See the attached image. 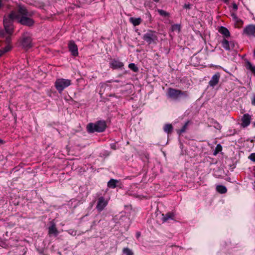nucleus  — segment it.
<instances>
[{"label":"nucleus","instance_id":"nucleus-1","mask_svg":"<svg viewBox=\"0 0 255 255\" xmlns=\"http://www.w3.org/2000/svg\"><path fill=\"white\" fill-rule=\"evenodd\" d=\"M35 13L34 11H29L24 5L18 4L16 11V15L18 16L16 21L21 25L31 27L35 23L34 20L31 18Z\"/></svg>","mask_w":255,"mask_h":255},{"label":"nucleus","instance_id":"nucleus-2","mask_svg":"<svg viewBox=\"0 0 255 255\" xmlns=\"http://www.w3.org/2000/svg\"><path fill=\"white\" fill-rule=\"evenodd\" d=\"M107 127L106 122L104 120H100L95 123H89L86 126V129L88 133L102 132L105 130Z\"/></svg>","mask_w":255,"mask_h":255},{"label":"nucleus","instance_id":"nucleus-3","mask_svg":"<svg viewBox=\"0 0 255 255\" xmlns=\"http://www.w3.org/2000/svg\"><path fill=\"white\" fill-rule=\"evenodd\" d=\"M167 96L173 100H178L180 98H188L189 94L187 91L169 88L168 89Z\"/></svg>","mask_w":255,"mask_h":255},{"label":"nucleus","instance_id":"nucleus-4","mask_svg":"<svg viewBox=\"0 0 255 255\" xmlns=\"http://www.w3.org/2000/svg\"><path fill=\"white\" fill-rule=\"evenodd\" d=\"M142 39L148 44H156L158 41L157 33L156 31L148 30L142 36Z\"/></svg>","mask_w":255,"mask_h":255},{"label":"nucleus","instance_id":"nucleus-5","mask_svg":"<svg viewBox=\"0 0 255 255\" xmlns=\"http://www.w3.org/2000/svg\"><path fill=\"white\" fill-rule=\"evenodd\" d=\"M71 84V80L63 78L57 79L55 82V87L59 93Z\"/></svg>","mask_w":255,"mask_h":255},{"label":"nucleus","instance_id":"nucleus-6","mask_svg":"<svg viewBox=\"0 0 255 255\" xmlns=\"http://www.w3.org/2000/svg\"><path fill=\"white\" fill-rule=\"evenodd\" d=\"M18 16L16 15V11L11 10L7 15L4 16L3 18V26L4 27L13 26V23L14 20H16Z\"/></svg>","mask_w":255,"mask_h":255},{"label":"nucleus","instance_id":"nucleus-7","mask_svg":"<svg viewBox=\"0 0 255 255\" xmlns=\"http://www.w3.org/2000/svg\"><path fill=\"white\" fill-rule=\"evenodd\" d=\"M31 38L27 33H24L19 40L21 46L24 49H29L32 46Z\"/></svg>","mask_w":255,"mask_h":255},{"label":"nucleus","instance_id":"nucleus-8","mask_svg":"<svg viewBox=\"0 0 255 255\" xmlns=\"http://www.w3.org/2000/svg\"><path fill=\"white\" fill-rule=\"evenodd\" d=\"M68 48L72 55L77 56L78 55V47L74 41L71 40L68 43Z\"/></svg>","mask_w":255,"mask_h":255},{"label":"nucleus","instance_id":"nucleus-9","mask_svg":"<svg viewBox=\"0 0 255 255\" xmlns=\"http://www.w3.org/2000/svg\"><path fill=\"white\" fill-rule=\"evenodd\" d=\"M107 202L105 201L103 197H101L98 199L96 205V209L99 212H101L107 205Z\"/></svg>","mask_w":255,"mask_h":255},{"label":"nucleus","instance_id":"nucleus-10","mask_svg":"<svg viewBox=\"0 0 255 255\" xmlns=\"http://www.w3.org/2000/svg\"><path fill=\"white\" fill-rule=\"evenodd\" d=\"M220 76V73L219 72H217L211 78V80L209 82V85L212 87H214L218 84Z\"/></svg>","mask_w":255,"mask_h":255},{"label":"nucleus","instance_id":"nucleus-11","mask_svg":"<svg viewBox=\"0 0 255 255\" xmlns=\"http://www.w3.org/2000/svg\"><path fill=\"white\" fill-rule=\"evenodd\" d=\"M255 33V25L254 24H249L243 30V33L247 35H254Z\"/></svg>","mask_w":255,"mask_h":255},{"label":"nucleus","instance_id":"nucleus-12","mask_svg":"<svg viewBox=\"0 0 255 255\" xmlns=\"http://www.w3.org/2000/svg\"><path fill=\"white\" fill-rule=\"evenodd\" d=\"M251 116L248 114H244L242 118V123L241 124L243 128L248 127L251 123Z\"/></svg>","mask_w":255,"mask_h":255},{"label":"nucleus","instance_id":"nucleus-13","mask_svg":"<svg viewBox=\"0 0 255 255\" xmlns=\"http://www.w3.org/2000/svg\"><path fill=\"white\" fill-rule=\"evenodd\" d=\"M124 63L119 60L113 59L110 63V67L113 69H122Z\"/></svg>","mask_w":255,"mask_h":255},{"label":"nucleus","instance_id":"nucleus-14","mask_svg":"<svg viewBox=\"0 0 255 255\" xmlns=\"http://www.w3.org/2000/svg\"><path fill=\"white\" fill-rule=\"evenodd\" d=\"M231 16L234 21L236 27L240 28L242 26L243 24V21L240 18H238L235 13L232 12L231 13Z\"/></svg>","mask_w":255,"mask_h":255},{"label":"nucleus","instance_id":"nucleus-15","mask_svg":"<svg viewBox=\"0 0 255 255\" xmlns=\"http://www.w3.org/2000/svg\"><path fill=\"white\" fill-rule=\"evenodd\" d=\"M48 234L49 235H53L55 237H56L58 234V231L56 228V225L54 223L48 227Z\"/></svg>","mask_w":255,"mask_h":255},{"label":"nucleus","instance_id":"nucleus-16","mask_svg":"<svg viewBox=\"0 0 255 255\" xmlns=\"http://www.w3.org/2000/svg\"><path fill=\"white\" fill-rule=\"evenodd\" d=\"M163 217L162 220L163 222L168 221L169 220H173L175 215L172 212H168L166 214H162Z\"/></svg>","mask_w":255,"mask_h":255},{"label":"nucleus","instance_id":"nucleus-17","mask_svg":"<svg viewBox=\"0 0 255 255\" xmlns=\"http://www.w3.org/2000/svg\"><path fill=\"white\" fill-rule=\"evenodd\" d=\"M142 19L140 17L135 18L131 17L129 18V21L134 26L139 25L142 22Z\"/></svg>","mask_w":255,"mask_h":255},{"label":"nucleus","instance_id":"nucleus-18","mask_svg":"<svg viewBox=\"0 0 255 255\" xmlns=\"http://www.w3.org/2000/svg\"><path fill=\"white\" fill-rule=\"evenodd\" d=\"M219 32L223 35L225 37H229L230 36V32L229 30L224 26H221L219 29Z\"/></svg>","mask_w":255,"mask_h":255},{"label":"nucleus","instance_id":"nucleus-19","mask_svg":"<svg viewBox=\"0 0 255 255\" xmlns=\"http://www.w3.org/2000/svg\"><path fill=\"white\" fill-rule=\"evenodd\" d=\"M12 48L11 45H6L5 47L0 49V57H1L6 52L10 51Z\"/></svg>","mask_w":255,"mask_h":255},{"label":"nucleus","instance_id":"nucleus-20","mask_svg":"<svg viewBox=\"0 0 255 255\" xmlns=\"http://www.w3.org/2000/svg\"><path fill=\"white\" fill-rule=\"evenodd\" d=\"M119 182V181L118 180L111 179L108 182L107 185L108 187L114 189L117 186V184Z\"/></svg>","mask_w":255,"mask_h":255},{"label":"nucleus","instance_id":"nucleus-21","mask_svg":"<svg viewBox=\"0 0 255 255\" xmlns=\"http://www.w3.org/2000/svg\"><path fill=\"white\" fill-rule=\"evenodd\" d=\"M221 43L223 47L226 50L230 51L231 50V48L230 46L229 41L226 39L225 38H224L221 41Z\"/></svg>","mask_w":255,"mask_h":255},{"label":"nucleus","instance_id":"nucleus-22","mask_svg":"<svg viewBox=\"0 0 255 255\" xmlns=\"http://www.w3.org/2000/svg\"><path fill=\"white\" fill-rule=\"evenodd\" d=\"M216 190L221 194H225L227 192V188L222 185H219L216 186Z\"/></svg>","mask_w":255,"mask_h":255},{"label":"nucleus","instance_id":"nucleus-23","mask_svg":"<svg viewBox=\"0 0 255 255\" xmlns=\"http://www.w3.org/2000/svg\"><path fill=\"white\" fill-rule=\"evenodd\" d=\"M173 129V126L170 124L165 125L163 128L164 131L168 134L171 133L172 132Z\"/></svg>","mask_w":255,"mask_h":255},{"label":"nucleus","instance_id":"nucleus-24","mask_svg":"<svg viewBox=\"0 0 255 255\" xmlns=\"http://www.w3.org/2000/svg\"><path fill=\"white\" fill-rule=\"evenodd\" d=\"M247 69L251 70L255 76V66H253L252 63L248 60L245 61Z\"/></svg>","mask_w":255,"mask_h":255},{"label":"nucleus","instance_id":"nucleus-25","mask_svg":"<svg viewBox=\"0 0 255 255\" xmlns=\"http://www.w3.org/2000/svg\"><path fill=\"white\" fill-rule=\"evenodd\" d=\"M189 122H190L189 121H188L187 122H186L185 123V124H184V125L182 127V128L180 129L177 130V133L179 135L181 134L182 133L185 132Z\"/></svg>","mask_w":255,"mask_h":255},{"label":"nucleus","instance_id":"nucleus-26","mask_svg":"<svg viewBox=\"0 0 255 255\" xmlns=\"http://www.w3.org/2000/svg\"><path fill=\"white\" fill-rule=\"evenodd\" d=\"M157 11L159 14L164 17H169L170 16V13L163 9H158Z\"/></svg>","mask_w":255,"mask_h":255},{"label":"nucleus","instance_id":"nucleus-27","mask_svg":"<svg viewBox=\"0 0 255 255\" xmlns=\"http://www.w3.org/2000/svg\"><path fill=\"white\" fill-rule=\"evenodd\" d=\"M128 68L134 72H137L139 71L138 68L133 63L128 64Z\"/></svg>","mask_w":255,"mask_h":255},{"label":"nucleus","instance_id":"nucleus-28","mask_svg":"<svg viewBox=\"0 0 255 255\" xmlns=\"http://www.w3.org/2000/svg\"><path fill=\"white\" fill-rule=\"evenodd\" d=\"M123 253L125 255H133L132 251L128 248H124Z\"/></svg>","mask_w":255,"mask_h":255},{"label":"nucleus","instance_id":"nucleus-29","mask_svg":"<svg viewBox=\"0 0 255 255\" xmlns=\"http://www.w3.org/2000/svg\"><path fill=\"white\" fill-rule=\"evenodd\" d=\"M11 35H9L6 36L2 35V37L4 38V42L6 45H11Z\"/></svg>","mask_w":255,"mask_h":255},{"label":"nucleus","instance_id":"nucleus-30","mask_svg":"<svg viewBox=\"0 0 255 255\" xmlns=\"http://www.w3.org/2000/svg\"><path fill=\"white\" fill-rule=\"evenodd\" d=\"M171 29L172 31H178V32H180L181 30V25L179 24H174L172 25Z\"/></svg>","mask_w":255,"mask_h":255},{"label":"nucleus","instance_id":"nucleus-31","mask_svg":"<svg viewBox=\"0 0 255 255\" xmlns=\"http://www.w3.org/2000/svg\"><path fill=\"white\" fill-rule=\"evenodd\" d=\"M222 150V146L220 144H218L216 147L214 151L213 154L214 155H217L219 152Z\"/></svg>","mask_w":255,"mask_h":255},{"label":"nucleus","instance_id":"nucleus-32","mask_svg":"<svg viewBox=\"0 0 255 255\" xmlns=\"http://www.w3.org/2000/svg\"><path fill=\"white\" fill-rule=\"evenodd\" d=\"M5 32L11 35L13 32V26L10 27H4Z\"/></svg>","mask_w":255,"mask_h":255},{"label":"nucleus","instance_id":"nucleus-33","mask_svg":"<svg viewBox=\"0 0 255 255\" xmlns=\"http://www.w3.org/2000/svg\"><path fill=\"white\" fill-rule=\"evenodd\" d=\"M249 158L253 161H255V153H251L249 156Z\"/></svg>","mask_w":255,"mask_h":255},{"label":"nucleus","instance_id":"nucleus-34","mask_svg":"<svg viewBox=\"0 0 255 255\" xmlns=\"http://www.w3.org/2000/svg\"><path fill=\"white\" fill-rule=\"evenodd\" d=\"M103 155V156H105V157L108 156L110 154L111 152L109 151L105 150L103 153H101Z\"/></svg>","mask_w":255,"mask_h":255},{"label":"nucleus","instance_id":"nucleus-35","mask_svg":"<svg viewBox=\"0 0 255 255\" xmlns=\"http://www.w3.org/2000/svg\"><path fill=\"white\" fill-rule=\"evenodd\" d=\"M215 123L216 124V126H215V128H216V129H220L221 128H222V126L220 125L219 123H218V122H215Z\"/></svg>","mask_w":255,"mask_h":255},{"label":"nucleus","instance_id":"nucleus-36","mask_svg":"<svg viewBox=\"0 0 255 255\" xmlns=\"http://www.w3.org/2000/svg\"><path fill=\"white\" fill-rule=\"evenodd\" d=\"M192 4L190 3L185 4L183 7L185 9H190L191 8Z\"/></svg>","mask_w":255,"mask_h":255},{"label":"nucleus","instance_id":"nucleus-37","mask_svg":"<svg viewBox=\"0 0 255 255\" xmlns=\"http://www.w3.org/2000/svg\"><path fill=\"white\" fill-rule=\"evenodd\" d=\"M111 148L113 150H116L117 149V146L116 143H111L110 144Z\"/></svg>","mask_w":255,"mask_h":255},{"label":"nucleus","instance_id":"nucleus-38","mask_svg":"<svg viewBox=\"0 0 255 255\" xmlns=\"http://www.w3.org/2000/svg\"><path fill=\"white\" fill-rule=\"evenodd\" d=\"M229 44L231 49H233L235 47L234 42L233 41H229Z\"/></svg>","mask_w":255,"mask_h":255},{"label":"nucleus","instance_id":"nucleus-39","mask_svg":"<svg viewBox=\"0 0 255 255\" xmlns=\"http://www.w3.org/2000/svg\"><path fill=\"white\" fill-rule=\"evenodd\" d=\"M232 5H233V9L235 11H236L238 9V7L237 4L236 3L234 2V3H233Z\"/></svg>","mask_w":255,"mask_h":255},{"label":"nucleus","instance_id":"nucleus-40","mask_svg":"<svg viewBox=\"0 0 255 255\" xmlns=\"http://www.w3.org/2000/svg\"><path fill=\"white\" fill-rule=\"evenodd\" d=\"M252 104L253 105L255 106V94H254L253 95V98L252 100Z\"/></svg>","mask_w":255,"mask_h":255},{"label":"nucleus","instance_id":"nucleus-41","mask_svg":"<svg viewBox=\"0 0 255 255\" xmlns=\"http://www.w3.org/2000/svg\"><path fill=\"white\" fill-rule=\"evenodd\" d=\"M146 15H147L148 17L149 18V19H151V15L150 14V13L149 12H147V13H146Z\"/></svg>","mask_w":255,"mask_h":255},{"label":"nucleus","instance_id":"nucleus-42","mask_svg":"<svg viewBox=\"0 0 255 255\" xmlns=\"http://www.w3.org/2000/svg\"><path fill=\"white\" fill-rule=\"evenodd\" d=\"M140 232H137L136 234V237L138 238L140 237Z\"/></svg>","mask_w":255,"mask_h":255},{"label":"nucleus","instance_id":"nucleus-43","mask_svg":"<svg viewBox=\"0 0 255 255\" xmlns=\"http://www.w3.org/2000/svg\"><path fill=\"white\" fill-rule=\"evenodd\" d=\"M5 143V141L1 139H0V145Z\"/></svg>","mask_w":255,"mask_h":255},{"label":"nucleus","instance_id":"nucleus-44","mask_svg":"<svg viewBox=\"0 0 255 255\" xmlns=\"http://www.w3.org/2000/svg\"><path fill=\"white\" fill-rule=\"evenodd\" d=\"M8 0H0V3H2L3 1H7Z\"/></svg>","mask_w":255,"mask_h":255},{"label":"nucleus","instance_id":"nucleus-45","mask_svg":"<svg viewBox=\"0 0 255 255\" xmlns=\"http://www.w3.org/2000/svg\"><path fill=\"white\" fill-rule=\"evenodd\" d=\"M223 1L225 2V3H227L229 2V0H223Z\"/></svg>","mask_w":255,"mask_h":255},{"label":"nucleus","instance_id":"nucleus-46","mask_svg":"<svg viewBox=\"0 0 255 255\" xmlns=\"http://www.w3.org/2000/svg\"><path fill=\"white\" fill-rule=\"evenodd\" d=\"M3 5V3H0V8H1Z\"/></svg>","mask_w":255,"mask_h":255},{"label":"nucleus","instance_id":"nucleus-47","mask_svg":"<svg viewBox=\"0 0 255 255\" xmlns=\"http://www.w3.org/2000/svg\"><path fill=\"white\" fill-rule=\"evenodd\" d=\"M253 125H254V127H255V122H254V123H253Z\"/></svg>","mask_w":255,"mask_h":255},{"label":"nucleus","instance_id":"nucleus-48","mask_svg":"<svg viewBox=\"0 0 255 255\" xmlns=\"http://www.w3.org/2000/svg\"><path fill=\"white\" fill-rule=\"evenodd\" d=\"M254 55L255 56V51H254Z\"/></svg>","mask_w":255,"mask_h":255}]
</instances>
